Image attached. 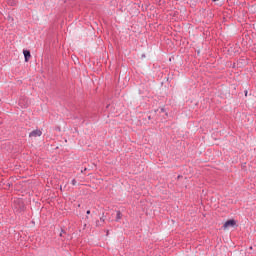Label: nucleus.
<instances>
[{"mask_svg": "<svg viewBox=\"0 0 256 256\" xmlns=\"http://www.w3.org/2000/svg\"><path fill=\"white\" fill-rule=\"evenodd\" d=\"M41 135H43V132L39 129H36L29 134V137L31 139H37V137H41Z\"/></svg>", "mask_w": 256, "mask_h": 256, "instance_id": "f257e3e1", "label": "nucleus"}, {"mask_svg": "<svg viewBox=\"0 0 256 256\" xmlns=\"http://www.w3.org/2000/svg\"><path fill=\"white\" fill-rule=\"evenodd\" d=\"M235 225H237V222H235V220H228L224 223L223 228L229 229V227H235Z\"/></svg>", "mask_w": 256, "mask_h": 256, "instance_id": "f03ea898", "label": "nucleus"}, {"mask_svg": "<svg viewBox=\"0 0 256 256\" xmlns=\"http://www.w3.org/2000/svg\"><path fill=\"white\" fill-rule=\"evenodd\" d=\"M23 54H24V57H25V61L27 63L29 61V59H31V52L29 50H24Z\"/></svg>", "mask_w": 256, "mask_h": 256, "instance_id": "7ed1b4c3", "label": "nucleus"}, {"mask_svg": "<svg viewBox=\"0 0 256 256\" xmlns=\"http://www.w3.org/2000/svg\"><path fill=\"white\" fill-rule=\"evenodd\" d=\"M122 215H121V211L117 212V216H116V220L119 221L121 219Z\"/></svg>", "mask_w": 256, "mask_h": 256, "instance_id": "20e7f679", "label": "nucleus"}, {"mask_svg": "<svg viewBox=\"0 0 256 256\" xmlns=\"http://www.w3.org/2000/svg\"><path fill=\"white\" fill-rule=\"evenodd\" d=\"M72 185H77V180L73 179L72 180Z\"/></svg>", "mask_w": 256, "mask_h": 256, "instance_id": "39448f33", "label": "nucleus"}, {"mask_svg": "<svg viewBox=\"0 0 256 256\" xmlns=\"http://www.w3.org/2000/svg\"><path fill=\"white\" fill-rule=\"evenodd\" d=\"M87 215H91V210H87Z\"/></svg>", "mask_w": 256, "mask_h": 256, "instance_id": "423d86ee", "label": "nucleus"}, {"mask_svg": "<svg viewBox=\"0 0 256 256\" xmlns=\"http://www.w3.org/2000/svg\"><path fill=\"white\" fill-rule=\"evenodd\" d=\"M213 1H217V0H213Z\"/></svg>", "mask_w": 256, "mask_h": 256, "instance_id": "0eeeda50", "label": "nucleus"}]
</instances>
